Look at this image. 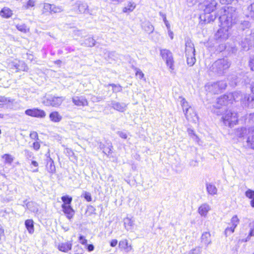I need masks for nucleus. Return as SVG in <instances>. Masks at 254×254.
Here are the masks:
<instances>
[{"label": "nucleus", "instance_id": "54", "mask_svg": "<svg viewBox=\"0 0 254 254\" xmlns=\"http://www.w3.org/2000/svg\"><path fill=\"white\" fill-rule=\"evenodd\" d=\"M83 196L84 198L88 202L91 201L92 200V197L91 194L89 192H84L83 194Z\"/></svg>", "mask_w": 254, "mask_h": 254}, {"label": "nucleus", "instance_id": "19", "mask_svg": "<svg viewBox=\"0 0 254 254\" xmlns=\"http://www.w3.org/2000/svg\"><path fill=\"white\" fill-rule=\"evenodd\" d=\"M195 49L193 44L188 39L186 40V55L195 54Z\"/></svg>", "mask_w": 254, "mask_h": 254}, {"label": "nucleus", "instance_id": "57", "mask_svg": "<svg viewBox=\"0 0 254 254\" xmlns=\"http://www.w3.org/2000/svg\"><path fill=\"white\" fill-rule=\"evenodd\" d=\"M249 66L251 70L254 71V56L251 57L249 61Z\"/></svg>", "mask_w": 254, "mask_h": 254}, {"label": "nucleus", "instance_id": "38", "mask_svg": "<svg viewBox=\"0 0 254 254\" xmlns=\"http://www.w3.org/2000/svg\"><path fill=\"white\" fill-rule=\"evenodd\" d=\"M112 86L113 88V92L118 93L122 91V87L120 84H115L114 83L109 84L107 85H105L106 87Z\"/></svg>", "mask_w": 254, "mask_h": 254}, {"label": "nucleus", "instance_id": "37", "mask_svg": "<svg viewBox=\"0 0 254 254\" xmlns=\"http://www.w3.org/2000/svg\"><path fill=\"white\" fill-rule=\"evenodd\" d=\"M247 129L245 127L238 128L235 131V134L239 137H242L247 133Z\"/></svg>", "mask_w": 254, "mask_h": 254}, {"label": "nucleus", "instance_id": "62", "mask_svg": "<svg viewBox=\"0 0 254 254\" xmlns=\"http://www.w3.org/2000/svg\"><path fill=\"white\" fill-rule=\"evenodd\" d=\"M117 133L120 136V137L122 138L126 139L127 137V134L125 132L122 131H118Z\"/></svg>", "mask_w": 254, "mask_h": 254}, {"label": "nucleus", "instance_id": "61", "mask_svg": "<svg viewBox=\"0 0 254 254\" xmlns=\"http://www.w3.org/2000/svg\"><path fill=\"white\" fill-rule=\"evenodd\" d=\"M33 147L34 150H38L40 147V144L38 141H35L33 143Z\"/></svg>", "mask_w": 254, "mask_h": 254}, {"label": "nucleus", "instance_id": "35", "mask_svg": "<svg viewBox=\"0 0 254 254\" xmlns=\"http://www.w3.org/2000/svg\"><path fill=\"white\" fill-rule=\"evenodd\" d=\"M245 194L247 197L251 199V205L252 207H254V190L249 189L246 191Z\"/></svg>", "mask_w": 254, "mask_h": 254}, {"label": "nucleus", "instance_id": "6", "mask_svg": "<svg viewBox=\"0 0 254 254\" xmlns=\"http://www.w3.org/2000/svg\"><path fill=\"white\" fill-rule=\"evenodd\" d=\"M232 95L224 94L217 99V102L214 107L216 108V110H214V113L217 115H219L222 114V112L220 110L221 107L222 106H226L229 104H231L229 100V98H232Z\"/></svg>", "mask_w": 254, "mask_h": 254}, {"label": "nucleus", "instance_id": "31", "mask_svg": "<svg viewBox=\"0 0 254 254\" xmlns=\"http://www.w3.org/2000/svg\"><path fill=\"white\" fill-rule=\"evenodd\" d=\"M136 5L134 2L132 1L128 2L127 6L123 9V11L125 13L130 12L133 10L135 8Z\"/></svg>", "mask_w": 254, "mask_h": 254}, {"label": "nucleus", "instance_id": "53", "mask_svg": "<svg viewBox=\"0 0 254 254\" xmlns=\"http://www.w3.org/2000/svg\"><path fill=\"white\" fill-rule=\"evenodd\" d=\"M249 123L252 126H254V113L250 114L248 117Z\"/></svg>", "mask_w": 254, "mask_h": 254}, {"label": "nucleus", "instance_id": "30", "mask_svg": "<svg viewBox=\"0 0 254 254\" xmlns=\"http://www.w3.org/2000/svg\"><path fill=\"white\" fill-rule=\"evenodd\" d=\"M25 225L28 232L31 234H33L34 231L33 221L31 219L26 220L25 222Z\"/></svg>", "mask_w": 254, "mask_h": 254}, {"label": "nucleus", "instance_id": "11", "mask_svg": "<svg viewBox=\"0 0 254 254\" xmlns=\"http://www.w3.org/2000/svg\"><path fill=\"white\" fill-rule=\"evenodd\" d=\"M221 28L218 30L215 34V38L220 41L225 40L228 39L230 32H229V28L225 26L221 25Z\"/></svg>", "mask_w": 254, "mask_h": 254}, {"label": "nucleus", "instance_id": "56", "mask_svg": "<svg viewBox=\"0 0 254 254\" xmlns=\"http://www.w3.org/2000/svg\"><path fill=\"white\" fill-rule=\"evenodd\" d=\"M30 137L31 139L34 140H39L38 133L36 131H32L30 134Z\"/></svg>", "mask_w": 254, "mask_h": 254}, {"label": "nucleus", "instance_id": "52", "mask_svg": "<svg viewBox=\"0 0 254 254\" xmlns=\"http://www.w3.org/2000/svg\"><path fill=\"white\" fill-rule=\"evenodd\" d=\"M188 132L189 135L191 136L195 141H197L198 137L196 135V134L194 133V131L192 129L190 128H188Z\"/></svg>", "mask_w": 254, "mask_h": 254}, {"label": "nucleus", "instance_id": "41", "mask_svg": "<svg viewBox=\"0 0 254 254\" xmlns=\"http://www.w3.org/2000/svg\"><path fill=\"white\" fill-rule=\"evenodd\" d=\"M251 88L252 92L254 94V82L251 84ZM248 102L249 106L254 107V97H252L251 100H250V98H249L248 99Z\"/></svg>", "mask_w": 254, "mask_h": 254}, {"label": "nucleus", "instance_id": "42", "mask_svg": "<svg viewBox=\"0 0 254 254\" xmlns=\"http://www.w3.org/2000/svg\"><path fill=\"white\" fill-rule=\"evenodd\" d=\"M63 10V9L62 6H56L55 5L52 4V7L51 8L50 13H59L62 12Z\"/></svg>", "mask_w": 254, "mask_h": 254}, {"label": "nucleus", "instance_id": "64", "mask_svg": "<svg viewBox=\"0 0 254 254\" xmlns=\"http://www.w3.org/2000/svg\"><path fill=\"white\" fill-rule=\"evenodd\" d=\"M164 22V23L166 25V26L168 30H169L170 29V25L168 21L167 20L166 17H164V20H163Z\"/></svg>", "mask_w": 254, "mask_h": 254}, {"label": "nucleus", "instance_id": "44", "mask_svg": "<svg viewBox=\"0 0 254 254\" xmlns=\"http://www.w3.org/2000/svg\"><path fill=\"white\" fill-rule=\"evenodd\" d=\"M144 30L148 33H151L154 30V27L152 25L148 22L143 26Z\"/></svg>", "mask_w": 254, "mask_h": 254}, {"label": "nucleus", "instance_id": "34", "mask_svg": "<svg viewBox=\"0 0 254 254\" xmlns=\"http://www.w3.org/2000/svg\"><path fill=\"white\" fill-rule=\"evenodd\" d=\"M134 220L127 217L124 219V225L127 229H130L134 225Z\"/></svg>", "mask_w": 254, "mask_h": 254}, {"label": "nucleus", "instance_id": "49", "mask_svg": "<svg viewBox=\"0 0 254 254\" xmlns=\"http://www.w3.org/2000/svg\"><path fill=\"white\" fill-rule=\"evenodd\" d=\"M17 29L24 33L27 32L29 31V29L25 24L20 25L19 26L17 25Z\"/></svg>", "mask_w": 254, "mask_h": 254}, {"label": "nucleus", "instance_id": "47", "mask_svg": "<svg viewBox=\"0 0 254 254\" xmlns=\"http://www.w3.org/2000/svg\"><path fill=\"white\" fill-rule=\"evenodd\" d=\"M108 146L103 148V152L106 155H109L112 153L113 146L111 143L108 144Z\"/></svg>", "mask_w": 254, "mask_h": 254}, {"label": "nucleus", "instance_id": "55", "mask_svg": "<svg viewBox=\"0 0 254 254\" xmlns=\"http://www.w3.org/2000/svg\"><path fill=\"white\" fill-rule=\"evenodd\" d=\"M31 166H34V167H35L36 168L35 169H34L33 170V172H37L38 171V163L37 161H31Z\"/></svg>", "mask_w": 254, "mask_h": 254}, {"label": "nucleus", "instance_id": "43", "mask_svg": "<svg viewBox=\"0 0 254 254\" xmlns=\"http://www.w3.org/2000/svg\"><path fill=\"white\" fill-rule=\"evenodd\" d=\"M2 158L4 160V162L6 164H11L13 161V158L9 155L5 154L2 156Z\"/></svg>", "mask_w": 254, "mask_h": 254}, {"label": "nucleus", "instance_id": "7", "mask_svg": "<svg viewBox=\"0 0 254 254\" xmlns=\"http://www.w3.org/2000/svg\"><path fill=\"white\" fill-rule=\"evenodd\" d=\"M242 50L247 51L253 47H254V32L251 33L249 35L242 38L239 42Z\"/></svg>", "mask_w": 254, "mask_h": 254}, {"label": "nucleus", "instance_id": "27", "mask_svg": "<svg viewBox=\"0 0 254 254\" xmlns=\"http://www.w3.org/2000/svg\"><path fill=\"white\" fill-rule=\"evenodd\" d=\"M206 188L208 194L214 195L217 193V189L214 185L207 183L206 184Z\"/></svg>", "mask_w": 254, "mask_h": 254}, {"label": "nucleus", "instance_id": "2", "mask_svg": "<svg viewBox=\"0 0 254 254\" xmlns=\"http://www.w3.org/2000/svg\"><path fill=\"white\" fill-rule=\"evenodd\" d=\"M230 62L227 58L216 60L209 68V71L218 75L224 74L230 66Z\"/></svg>", "mask_w": 254, "mask_h": 254}, {"label": "nucleus", "instance_id": "50", "mask_svg": "<svg viewBox=\"0 0 254 254\" xmlns=\"http://www.w3.org/2000/svg\"><path fill=\"white\" fill-rule=\"evenodd\" d=\"M134 70L135 71L136 76H138L140 79L144 78V74L140 69L135 67Z\"/></svg>", "mask_w": 254, "mask_h": 254}, {"label": "nucleus", "instance_id": "25", "mask_svg": "<svg viewBox=\"0 0 254 254\" xmlns=\"http://www.w3.org/2000/svg\"><path fill=\"white\" fill-rule=\"evenodd\" d=\"M12 10L6 7H3L0 11V16L4 18H8L12 15Z\"/></svg>", "mask_w": 254, "mask_h": 254}, {"label": "nucleus", "instance_id": "63", "mask_svg": "<svg viewBox=\"0 0 254 254\" xmlns=\"http://www.w3.org/2000/svg\"><path fill=\"white\" fill-rule=\"evenodd\" d=\"M118 243V241L116 239L112 240L110 242V246L112 247H115Z\"/></svg>", "mask_w": 254, "mask_h": 254}, {"label": "nucleus", "instance_id": "18", "mask_svg": "<svg viewBox=\"0 0 254 254\" xmlns=\"http://www.w3.org/2000/svg\"><path fill=\"white\" fill-rule=\"evenodd\" d=\"M62 207L64 212L66 214L67 218L68 219H71L74 214V211L71 207L70 205H65V204H62Z\"/></svg>", "mask_w": 254, "mask_h": 254}, {"label": "nucleus", "instance_id": "13", "mask_svg": "<svg viewBox=\"0 0 254 254\" xmlns=\"http://www.w3.org/2000/svg\"><path fill=\"white\" fill-rule=\"evenodd\" d=\"M108 105L114 110L120 112H124L127 110V105L125 103H121L112 100Z\"/></svg>", "mask_w": 254, "mask_h": 254}, {"label": "nucleus", "instance_id": "51", "mask_svg": "<svg viewBox=\"0 0 254 254\" xmlns=\"http://www.w3.org/2000/svg\"><path fill=\"white\" fill-rule=\"evenodd\" d=\"M235 228L232 226L228 227L226 228L225 230V234L226 236H229L231 234L233 233L234 232Z\"/></svg>", "mask_w": 254, "mask_h": 254}, {"label": "nucleus", "instance_id": "26", "mask_svg": "<svg viewBox=\"0 0 254 254\" xmlns=\"http://www.w3.org/2000/svg\"><path fill=\"white\" fill-rule=\"evenodd\" d=\"M187 120L189 121L196 123L198 118L194 109L192 108V112H189V116L185 115Z\"/></svg>", "mask_w": 254, "mask_h": 254}, {"label": "nucleus", "instance_id": "14", "mask_svg": "<svg viewBox=\"0 0 254 254\" xmlns=\"http://www.w3.org/2000/svg\"><path fill=\"white\" fill-rule=\"evenodd\" d=\"M72 102L77 106H86L88 105V101L83 96H75L72 98Z\"/></svg>", "mask_w": 254, "mask_h": 254}, {"label": "nucleus", "instance_id": "59", "mask_svg": "<svg viewBox=\"0 0 254 254\" xmlns=\"http://www.w3.org/2000/svg\"><path fill=\"white\" fill-rule=\"evenodd\" d=\"M24 151L25 155L27 158H33V154L32 153V152L27 150H25Z\"/></svg>", "mask_w": 254, "mask_h": 254}, {"label": "nucleus", "instance_id": "21", "mask_svg": "<svg viewBox=\"0 0 254 254\" xmlns=\"http://www.w3.org/2000/svg\"><path fill=\"white\" fill-rule=\"evenodd\" d=\"M238 29L241 30H244L246 29H248L251 27V23L247 20H237V23L236 24Z\"/></svg>", "mask_w": 254, "mask_h": 254}, {"label": "nucleus", "instance_id": "9", "mask_svg": "<svg viewBox=\"0 0 254 254\" xmlns=\"http://www.w3.org/2000/svg\"><path fill=\"white\" fill-rule=\"evenodd\" d=\"M160 55L162 59L165 60L166 64L169 68L172 70H174V61L171 51L167 49H161L160 50Z\"/></svg>", "mask_w": 254, "mask_h": 254}, {"label": "nucleus", "instance_id": "29", "mask_svg": "<svg viewBox=\"0 0 254 254\" xmlns=\"http://www.w3.org/2000/svg\"><path fill=\"white\" fill-rule=\"evenodd\" d=\"M227 95H232V98H229V100L230 101L231 103H232L233 101H238L239 100H241L242 98V95L241 94V93L239 92H234L233 93H229L227 94Z\"/></svg>", "mask_w": 254, "mask_h": 254}, {"label": "nucleus", "instance_id": "20", "mask_svg": "<svg viewBox=\"0 0 254 254\" xmlns=\"http://www.w3.org/2000/svg\"><path fill=\"white\" fill-rule=\"evenodd\" d=\"M181 99V104L183 108L185 115L189 116V112H192V107H191L188 104V102L185 98L180 97Z\"/></svg>", "mask_w": 254, "mask_h": 254}, {"label": "nucleus", "instance_id": "46", "mask_svg": "<svg viewBox=\"0 0 254 254\" xmlns=\"http://www.w3.org/2000/svg\"><path fill=\"white\" fill-rule=\"evenodd\" d=\"M239 222V219L237 215L234 216L231 221V225L235 228L237 227Z\"/></svg>", "mask_w": 254, "mask_h": 254}, {"label": "nucleus", "instance_id": "23", "mask_svg": "<svg viewBox=\"0 0 254 254\" xmlns=\"http://www.w3.org/2000/svg\"><path fill=\"white\" fill-rule=\"evenodd\" d=\"M50 120L54 123H59L62 120V116L57 111L51 112L49 115Z\"/></svg>", "mask_w": 254, "mask_h": 254}, {"label": "nucleus", "instance_id": "5", "mask_svg": "<svg viewBox=\"0 0 254 254\" xmlns=\"http://www.w3.org/2000/svg\"><path fill=\"white\" fill-rule=\"evenodd\" d=\"M227 86V83L225 81L221 80L211 84H208L205 87L206 90L209 92L216 94L221 92L223 90L225 89Z\"/></svg>", "mask_w": 254, "mask_h": 254}, {"label": "nucleus", "instance_id": "8", "mask_svg": "<svg viewBox=\"0 0 254 254\" xmlns=\"http://www.w3.org/2000/svg\"><path fill=\"white\" fill-rule=\"evenodd\" d=\"M64 100L63 97H55L52 95L46 96L43 100V103L46 106L53 107L59 106Z\"/></svg>", "mask_w": 254, "mask_h": 254}, {"label": "nucleus", "instance_id": "45", "mask_svg": "<svg viewBox=\"0 0 254 254\" xmlns=\"http://www.w3.org/2000/svg\"><path fill=\"white\" fill-rule=\"evenodd\" d=\"M35 1L34 0H29L27 3L23 5L22 8L24 9H29L31 7H33L35 5Z\"/></svg>", "mask_w": 254, "mask_h": 254}, {"label": "nucleus", "instance_id": "58", "mask_svg": "<svg viewBox=\"0 0 254 254\" xmlns=\"http://www.w3.org/2000/svg\"><path fill=\"white\" fill-rule=\"evenodd\" d=\"M52 7V4L49 3H45L44 5V9L45 11H51V8Z\"/></svg>", "mask_w": 254, "mask_h": 254}, {"label": "nucleus", "instance_id": "4", "mask_svg": "<svg viewBox=\"0 0 254 254\" xmlns=\"http://www.w3.org/2000/svg\"><path fill=\"white\" fill-rule=\"evenodd\" d=\"M224 124L230 127L236 125L238 121L237 113L231 110L226 111L222 117Z\"/></svg>", "mask_w": 254, "mask_h": 254}, {"label": "nucleus", "instance_id": "16", "mask_svg": "<svg viewBox=\"0 0 254 254\" xmlns=\"http://www.w3.org/2000/svg\"><path fill=\"white\" fill-rule=\"evenodd\" d=\"M72 246V241L61 243L58 245V249L62 252L67 253L69 250L71 249Z\"/></svg>", "mask_w": 254, "mask_h": 254}, {"label": "nucleus", "instance_id": "33", "mask_svg": "<svg viewBox=\"0 0 254 254\" xmlns=\"http://www.w3.org/2000/svg\"><path fill=\"white\" fill-rule=\"evenodd\" d=\"M26 207L27 209L31 211L35 212L38 210L37 204L35 202L33 201H29L25 203Z\"/></svg>", "mask_w": 254, "mask_h": 254}, {"label": "nucleus", "instance_id": "17", "mask_svg": "<svg viewBox=\"0 0 254 254\" xmlns=\"http://www.w3.org/2000/svg\"><path fill=\"white\" fill-rule=\"evenodd\" d=\"M244 13L247 17L254 20V2L246 7Z\"/></svg>", "mask_w": 254, "mask_h": 254}, {"label": "nucleus", "instance_id": "24", "mask_svg": "<svg viewBox=\"0 0 254 254\" xmlns=\"http://www.w3.org/2000/svg\"><path fill=\"white\" fill-rule=\"evenodd\" d=\"M201 243L205 246H208L211 243V235L209 232H204L201 237Z\"/></svg>", "mask_w": 254, "mask_h": 254}, {"label": "nucleus", "instance_id": "32", "mask_svg": "<svg viewBox=\"0 0 254 254\" xmlns=\"http://www.w3.org/2000/svg\"><path fill=\"white\" fill-rule=\"evenodd\" d=\"M195 54H190L186 55L187 58V64L190 66H192L195 63L196 59L194 57Z\"/></svg>", "mask_w": 254, "mask_h": 254}, {"label": "nucleus", "instance_id": "15", "mask_svg": "<svg viewBox=\"0 0 254 254\" xmlns=\"http://www.w3.org/2000/svg\"><path fill=\"white\" fill-rule=\"evenodd\" d=\"M248 146L254 149V127L248 129V137L247 140Z\"/></svg>", "mask_w": 254, "mask_h": 254}, {"label": "nucleus", "instance_id": "36", "mask_svg": "<svg viewBox=\"0 0 254 254\" xmlns=\"http://www.w3.org/2000/svg\"><path fill=\"white\" fill-rule=\"evenodd\" d=\"M119 246L121 249L126 250L127 251H129L131 250V246H128V242L127 240H123L119 242Z\"/></svg>", "mask_w": 254, "mask_h": 254}, {"label": "nucleus", "instance_id": "3", "mask_svg": "<svg viewBox=\"0 0 254 254\" xmlns=\"http://www.w3.org/2000/svg\"><path fill=\"white\" fill-rule=\"evenodd\" d=\"M221 25L230 28L236 25L237 22V14L235 11H230L229 9L225 10L224 13L219 17Z\"/></svg>", "mask_w": 254, "mask_h": 254}, {"label": "nucleus", "instance_id": "22", "mask_svg": "<svg viewBox=\"0 0 254 254\" xmlns=\"http://www.w3.org/2000/svg\"><path fill=\"white\" fill-rule=\"evenodd\" d=\"M210 210V207L207 203L201 204L198 209L199 214L202 216H206L208 212Z\"/></svg>", "mask_w": 254, "mask_h": 254}, {"label": "nucleus", "instance_id": "39", "mask_svg": "<svg viewBox=\"0 0 254 254\" xmlns=\"http://www.w3.org/2000/svg\"><path fill=\"white\" fill-rule=\"evenodd\" d=\"M95 44V40L91 37H89L86 39L84 43H82L81 45H84L87 47H93Z\"/></svg>", "mask_w": 254, "mask_h": 254}, {"label": "nucleus", "instance_id": "40", "mask_svg": "<svg viewBox=\"0 0 254 254\" xmlns=\"http://www.w3.org/2000/svg\"><path fill=\"white\" fill-rule=\"evenodd\" d=\"M61 199L64 202L63 204H65V205H70L72 200V197L68 195L63 196Z\"/></svg>", "mask_w": 254, "mask_h": 254}, {"label": "nucleus", "instance_id": "28", "mask_svg": "<svg viewBox=\"0 0 254 254\" xmlns=\"http://www.w3.org/2000/svg\"><path fill=\"white\" fill-rule=\"evenodd\" d=\"M46 169L47 171L51 173H53L56 171L54 161L51 158L48 159L47 161Z\"/></svg>", "mask_w": 254, "mask_h": 254}, {"label": "nucleus", "instance_id": "12", "mask_svg": "<svg viewBox=\"0 0 254 254\" xmlns=\"http://www.w3.org/2000/svg\"><path fill=\"white\" fill-rule=\"evenodd\" d=\"M25 113L28 116L43 118L46 116V113L44 111L38 108L26 110Z\"/></svg>", "mask_w": 254, "mask_h": 254}, {"label": "nucleus", "instance_id": "10", "mask_svg": "<svg viewBox=\"0 0 254 254\" xmlns=\"http://www.w3.org/2000/svg\"><path fill=\"white\" fill-rule=\"evenodd\" d=\"M73 9L77 13H87L89 12L87 3L81 1H76L73 5Z\"/></svg>", "mask_w": 254, "mask_h": 254}, {"label": "nucleus", "instance_id": "1", "mask_svg": "<svg viewBox=\"0 0 254 254\" xmlns=\"http://www.w3.org/2000/svg\"><path fill=\"white\" fill-rule=\"evenodd\" d=\"M217 4V2L215 0H205L200 4V8L204 11V13L200 16L201 19H203L206 23L213 21L216 16L211 13L216 9Z\"/></svg>", "mask_w": 254, "mask_h": 254}, {"label": "nucleus", "instance_id": "48", "mask_svg": "<svg viewBox=\"0 0 254 254\" xmlns=\"http://www.w3.org/2000/svg\"><path fill=\"white\" fill-rule=\"evenodd\" d=\"M10 102V99L6 98L4 96H0V105H5Z\"/></svg>", "mask_w": 254, "mask_h": 254}, {"label": "nucleus", "instance_id": "60", "mask_svg": "<svg viewBox=\"0 0 254 254\" xmlns=\"http://www.w3.org/2000/svg\"><path fill=\"white\" fill-rule=\"evenodd\" d=\"M79 240L81 244L85 245L87 244V240L83 236H80L79 237Z\"/></svg>", "mask_w": 254, "mask_h": 254}]
</instances>
